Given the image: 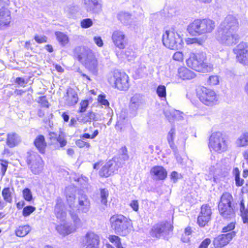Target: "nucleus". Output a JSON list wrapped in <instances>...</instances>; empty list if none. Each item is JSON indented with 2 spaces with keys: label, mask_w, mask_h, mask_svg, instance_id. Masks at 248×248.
<instances>
[{
  "label": "nucleus",
  "mask_w": 248,
  "mask_h": 248,
  "mask_svg": "<svg viewBox=\"0 0 248 248\" xmlns=\"http://www.w3.org/2000/svg\"><path fill=\"white\" fill-rule=\"evenodd\" d=\"M210 173L213 176L214 181L220 178L224 177L228 174V171L225 168H220V165L217 164L216 167H211L210 168Z\"/></svg>",
  "instance_id": "20"
},
{
  "label": "nucleus",
  "mask_w": 248,
  "mask_h": 248,
  "mask_svg": "<svg viewBox=\"0 0 248 248\" xmlns=\"http://www.w3.org/2000/svg\"><path fill=\"white\" fill-rule=\"evenodd\" d=\"M212 215L211 207L208 204L201 207V210L198 217V222L201 227H204L210 220Z\"/></svg>",
  "instance_id": "13"
},
{
  "label": "nucleus",
  "mask_w": 248,
  "mask_h": 248,
  "mask_svg": "<svg viewBox=\"0 0 248 248\" xmlns=\"http://www.w3.org/2000/svg\"><path fill=\"white\" fill-rule=\"evenodd\" d=\"M112 174L110 172L109 168L108 167L107 163L102 168L100 171V175L101 176H104L106 177H108Z\"/></svg>",
  "instance_id": "45"
},
{
  "label": "nucleus",
  "mask_w": 248,
  "mask_h": 248,
  "mask_svg": "<svg viewBox=\"0 0 248 248\" xmlns=\"http://www.w3.org/2000/svg\"><path fill=\"white\" fill-rule=\"evenodd\" d=\"M150 174L153 179L155 180H164L167 176L166 170L162 166H156L150 170Z\"/></svg>",
  "instance_id": "17"
},
{
  "label": "nucleus",
  "mask_w": 248,
  "mask_h": 248,
  "mask_svg": "<svg viewBox=\"0 0 248 248\" xmlns=\"http://www.w3.org/2000/svg\"><path fill=\"white\" fill-rule=\"evenodd\" d=\"M207 82L210 85H216L219 82V77L217 76H211L209 77Z\"/></svg>",
  "instance_id": "48"
},
{
  "label": "nucleus",
  "mask_w": 248,
  "mask_h": 248,
  "mask_svg": "<svg viewBox=\"0 0 248 248\" xmlns=\"http://www.w3.org/2000/svg\"><path fill=\"white\" fill-rule=\"evenodd\" d=\"M118 19L124 25H127L131 22L130 14L124 12H120L117 15Z\"/></svg>",
  "instance_id": "34"
},
{
  "label": "nucleus",
  "mask_w": 248,
  "mask_h": 248,
  "mask_svg": "<svg viewBox=\"0 0 248 248\" xmlns=\"http://www.w3.org/2000/svg\"><path fill=\"white\" fill-rule=\"evenodd\" d=\"M80 53L78 55L79 61H85L87 62H92L94 57L92 50L88 48L80 47Z\"/></svg>",
  "instance_id": "24"
},
{
  "label": "nucleus",
  "mask_w": 248,
  "mask_h": 248,
  "mask_svg": "<svg viewBox=\"0 0 248 248\" xmlns=\"http://www.w3.org/2000/svg\"><path fill=\"white\" fill-rule=\"evenodd\" d=\"M234 232H231L227 234L219 235L214 238L213 244L215 248H222L227 245L235 236Z\"/></svg>",
  "instance_id": "12"
},
{
  "label": "nucleus",
  "mask_w": 248,
  "mask_h": 248,
  "mask_svg": "<svg viewBox=\"0 0 248 248\" xmlns=\"http://www.w3.org/2000/svg\"><path fill=\"white\" fill-rule=\"evenodd\" d=\"M238 27L239 22L236 17L232 15L227 16L218 28L217 40L228 46L236 44L240 38L236 33Z\"/></svg>",
  "instance_id": "1"
},
{
  "label": "nucleus",
  "mask_w": 248,
  "mask_h": 248,
  "mask_svg": "<svg viewBox=\"0 0 248 248\" xmlns=\"http://www.w3.org/2000/svg\"><path fill=\"white\" fill-rule=\"evenodd\" d=\"M69 213L73 222V225L70 226L72 227V228H75L76 231L77 229L81 227V220L78 217V215L76 213H75L71 210L69 211Z\"/></svg>",
  "instance_id": "37"
},
{
  "label": "nucleus",
  "mask_w": 248,
  "mask_h": 248,
  "mask_svg": "<svg viewBox=\"0 0 248 248\" xmlns=\"http://www.w3.org/2000/svg\"><path fill=\"white\" fill-rule=\"evenodd\" d=\"M112 40L114 45L121 49L125 47L127 41L124 32L117 30L114 31L112 35Z\"/></svg>",
  "instance_id": "14"
},
{
  "label": "nucleus",
  "mask_w": 248,
  "mask_h": 248,
  "mask_svg": "<svg viewBox=\"0 0 248 248\" xmlns=\"http://www.w3.org/2000/svg\"><path fill=\"white\" fill-rule=\"evenodd\" d=\"M55 35L57 41L61 46H65L68 44L69 38L67 34L63 32L57 31L55 32Z\"/></svg>",
  "instance_id": "31"
},
{
  "label": "nucleus",
  "mask_w": 248,
  "mask_h": 248,
  "mask_svg": "<svg viewBox=\"0 0 248 248\" xmlns=\"http://www.w3.org/2000/svg\"><path fill=\"white\" fill-rule=\"evenodd\" d=\"M173 59L175 61L182 62L183 60V54L181 52H176L173 55Z\"/></svg>",
  "instance_id": "56"
},
{
  "label": "nucleus",
  "mask_w": 248,
  "mask_h": 248,
  "mask_svg": "<svg viewBox=\"0 0 248 248\" xmlns=\"http://www.w3.org/2000/svg\"><path fill=\"white\" fill-rule=\"evenodd\" d=\"M28 164L30 165L31 171L35 174H39L43 170L44 161L38 155H31Z\"/></svg>",
  "instance_id": "10"
},
{
  "label": "nucleus",
  "mask_w": 248,
  "mask_h": 248,
  "mask_svg": "<svg viewBox=\"0 0 248 248\" xmlns=\"http://www.w3.org/2000/svg\"><path fill=\"white\" fill-rule=\"evenodd\" d=\"M64 97L65 103L68 106H75L77 104L79 99L77 92L71 88L67 90L66 93Z\"/></svg>",
  "instance_id": "16"
},
{
  "label": "nucleus",
  "mask_w": 248,
  "mask_h": 248,
  "mask_svg": "<svg viewBox=\"0 0 248 248\" xmlns=\"http://www.w3.org/2000/svg\"><path fill=\"white\" fill-rule=\"evenodd\" d=\"M107 164L109 168L110 172L112 174L114 172L118 170V169L121 166V162L119 163V159L114 158L113 159L108 161Z\"/></svg>",
  "instance_id": "36"
},
{
  "label": "nucleus",
  "mask_w": 248,
  "mask_h": 248,
  "mask_svg": "<svg viewBox=\"0 0 248 248\" xmlns=\"http://www.w3.org/2000/svg\"><path fill=\"white\" fill-rule=\"evenodd\" d=\"M198 94L200 101L206 106H212L218 102V95L213 90L202 87Z\"/></svg>",
  "instance_id": "7"
},
{
  "label": "nucleus",
  "mask_w": 248,
  "mask_h": 248,
  "mask_svg": "<svg viewBox=\"0 0 248 248\" xmlns=\"http://www.w3.org/2000/svg\"><path fill=\"white\" fill-rule=\"evenodd\" d=\"M215 22L209 18L196 19L187 27V31L192 35L212 32L215 28Z\"/></svg>",
  "instance_id": "2"
},
{
  "label": "nucleus",
  "mask_w": 248,
  "mask_h": 248,
  "mask_svg": "<svg viewBox=\"0 0 248 248\" xmlns=\"http://www.w3.org/2000/svg\"><path fill=\"white\" fill-rule=\"evenodd\" d=\"M211 242V241L209 238H206L201 243L199 248H208Z\"/></svg>",
  "instance_id": "58"
},
{
  "label": "nucleus",
  "mask_w": 248,
  "mask_h": 248,
  "mask_svg": "<svg viewBox=\"0 0 248 248\" xmlns=\"http://www.w3.org/2000/svg\"><path fill=\"white\" fill-rule=\"evenodd\" d=\"M108 191L107 189L103 188L100 190L101 202L102 204L106 205L108 202Z\"/></svg>",
  "instance_id": "41"
},
{
  "label": "nucleus",
  "mask_w": 248,
  "mask_h": 248,
  "mask_svg": "<svg viewBox=\"0 0 248 248\" xmlns=\"http://www.w3.org/2000/svg\"><path fill=\"white\" fill-rule=\"evenodd\" d=\"M8 163V162L5 160H0V166L1 167V171L2 175L5 174L7 170Z\"/></svg>",
  "instance_id": "54"
},
{
  "label": "nucleus",
  "mask_w": 248,
  "mask_h": 248,
  "mask_svg": "<svg viewBox=\"0 0 248 248\" xmlns=\"http://www.w3.org/2000/svg\"><path fill=\"white\" fill-rule=\"evenodd\" d=\"M57 141L60 144L61 147H63L66 145L67 141L62 134L59 135L57 138Z\"/></svg>",
  "instance_id": "55"
},
{
  "label": "nucleus",
  "mask_w": 248,
  "mask_h": 248,
  "mask_svg": "<svg viewBox=\"0 0 248 248\" xmlns=\"http://www.w3.org/2000/svg\"><path fill=\"white\" fill-rule=\"evenodd\" d=\"M175 135V130L174 129L172 128L170 129V132L168 133V142L170 145V147L174 149L175 145L173 143V140H174V136Z\"/></svg>",
  "instance_id": "42"
},
{
  "label": "nucleus",
  "mask_w": 248,
  "mask_h": 248,
  "mask_svg": "<svg viewBox=\"0 0 248 248\" xmlns=\"http://www.w3.org/2000/svg\"><path fill=\"white\" fill-rule=\"evenodd\" d=\"M21 141L20 137L16 133H10L7 134L6 143L11 148L18 145Z\"/></svg>",
  "instance_id": "25"
},
{
  "label": "nucleus",
  "mask_w": 248,
  "mask_h": 248,
  "mask_svg": "<svg viewBox=\"0 0 248 248\" xmlns=\"http://www.w3.org/2000/svg\"><path fill=\"white\" fill-rule=\"evenodd\" d=\"M35 210V208L32 206H28L24 208L23 210V215L24 217L29 216Z\"/></svg>",
  "instance_id": "50"
},
{
  "label": "nucleus",
  "mask_w": 248,
  "mask_h": 248,
  "mask_svg": "<svg viewBox=\"0 0 248 248\" xmlns=\"http://www.w3.org/2000/svg\"><path fill=\"white\" fill-rule=\"evenodd\" d=\"M93 25V22L90 18H85L80 21V26L84 29L91 27Z\"/></svg>",
  "instance_id": "43"
},
{
  "label": "nucleus",
  "mask_w": 248,
  "mask_h": 248,
  "mask_svg": "<svg viewBox=\"0 0 248 248\" xmlns=\"http://www.w3.org/2000/svg\"><path fill=\"white\" fill-rule=\"evenodd\" d=\"M67 201L70 208L72 207L75 203V196L74 193H71L69 194L66 195Z\"/></svg>",
  "instance_id": "51"
},
{
  "label": "nucleus",
  "mask_w": 248,
  "mask_h": 248,
  "mask_svg": "<svg viewBox=\"0 0 248 248\" xmlns=\"http://www.w3.org/2000/svg\"><path fill=\"white\" fill-rule=\"evenodd\" d=\"M85 67L93 74H97L99 67L98 63H84Z\"/></svg>",
  "instance_id": "39"
},
{
  "label": "nucleus",
  "mask_w": 248,
  "mask_h": 248,
  "mask_svg": "<svg viewBox=\"0 0 248 248\" xmlns=\"http://www.w3.org/2000/svg\"><path fill=\"white\" fill-rule=\"evenodd\" d=\"M163 45L170 49H178L182 47L183 40L178 33L174 30H167L162 36Z\"/></svg>",
  "instance_id": "6"
},
{
  "label": "nucleus",
  "mask_w": 248,
  "mask_h": 248,
  "mask_svg": "<svg viewBox=\"0 0 248 248\" xmlns=\"http://www.w3.org/2000/svg\"><path fill=\"white\" fill-rule=\"evenodd\" d=\"M179 77L183 79H191L196 76L195 73L185 67L178 70Z\"/></svg>",
  "instance_id": "30"
},
{
  "label": "nucleus",
  "mask_w": 248,
  "mask_h": 248,
  "mask_svg": "<svg viewBox=\"0 0 248 248\" xmlns=\"http://www.w3.org/2000/svg\"><path fill=\"white\" fill-rule=\"evenodd\" d=\"M91 207L90 202L87 196L81 195L78 197V210L82 213H87Z\"/></svg>",
  "instance_id": "21"
},
{
  "label": "nucleus",
  "mask_w": 248,
  "mask_h": 248,
  "mask_svg": "<svg viewBox=\"0 0 248 248\" xmlns=\"http://www.w3.org/2000/svg\"><path fill=\"white\" fill-rule=\"evenodd\" d=\"M118 115L119 121L124 120L127 117V113L125 109H122Z\"/></svg>",
  "instance_id": "63"
},
{
  "label": "nucleus",
  "mask_w": 248,
  "mask_h": 248,
  "mask_svg": "<svg viewBox=\"0 0 248 248\" xmlns=\"http://www.w3.org/2000/svg\"><path fill=\"white\" fill-rule=\"evenodd\" d=\"M220 208L218 205V210L220 215L224 218H229L234 216L233 208L232 205H225L224 207Z\"/></svg>",
  "instance_id": "29"
},
{
  "label": "nucleus",
  "mask_w": 248,
  "mask_h": 248,
  "mask_svg": "<svg viewBox=\"0 0 248 248\" xmlns=\"http://www.w3.org/2000/svg\"><path fill=\"white\" fill-rule=\"evenodd\" d=\"M56 230L61 234L63 236L67 235L72 232H75V228H72L70 226L67 224H60L57 226Z\"/></svg>",
  "instance_id": "32"
},
{
  "label": "nucleus",
  "mask_w": 248,
  "mask_h": 248,
  "mask_svg": "<svg viewBox=\"0 0 248 248\" xmlns=\"http://www.w3.org/2000/svg\"><path fill=\"white\" fill-rule=\"evenodd\" d=\"M23 196L24 199L28 202L31 201L32 199L31 192L30 189L26 188L23 190Z\"/></svg>",
  "instance_id": "47"
},
{
  "label": "nucleus",
  "mask_w": 248,
  "mask_h": 248,
  "mask_svg": "<svg viewBox=\"0 0 248 248\" xmlns=\"http://www.w3.org/2000/svg\"><path fill=\"white\" fill-rule=\"evenodd\" d=\"M156 93L160 97H164L166 96V89L164 85H159L156 89Z\"/></svg>",
  "instance_id": "46"
},
{
  "label": "nucleus",
  "mask_w": 248,
  "mask_h": 248,
  "mask_svg": "<svg viewBox=\"0 0 248 248\" xmlns=\"http://www.w3.org/2000/svg\"><path fill=\"white\" fill-rule=\"evenodd\" d=\"M235 144L237 147L242 148L248 146V132H243L236 140Z\"/></svg>",
  "instance_id": "27"
},
{
  "label": "nucleus",
  "mask_w": 248,
  "mask_h": 248,
  "mask_svg": "<svg viewBox=\"0 0 248 248\" xmlns=\"http://www.w3.org/2000/svg\"><path fill=\"white\" fill-rule=\"evenodd\" d=\"M229 141L226 136L221 132H215L209 139L208 146L211 152L222 154L229 148Z\"/></svg>",
  "instance_id": "3"
},
{
  "label": "nucleus",
  "mask_w": 248,
  "mask_h": 248,
  "mask_svg": "<svg viewBox=\"0 0 248 248\" xmlns=\"http://www.w3.org/2000/svg\"><path fill=\"white\" fill-rule=\"evenodd\" d=\"M1 194L4 201L9 202H12L11 192L9 187L4 188L2 190Z\"/></svg>",
  "instance_id": "40"
},
{
  "label": "nucleus",
  "mask_w": 248,
  "mask_h": 248,
  "mask_svg": "<svg viewBox=\"0 0 248 248\" xmlns=\"http://www.w3.org/2000/svg\"><path fill=\"white\" fill-rule=\"evenodd\" d=\"M178 112V111L173 110L170 111V110H169L167 109H166L164 111V114L166 117H167L168 119H170L171 117H173L175 113H177Z\"/></svg>",
  "instance_id": "57"
},
{
  "label": "nucleus",
  "mask_w": 248,
  "mask_h": 248,
  "mask_svg": "<svg viewBox=\"0 0 248 248\" xmlns=\"http://www.w3.org/2000/svg\"><path fill=\"white\" fill-rule=\"evenodd\" d=\"M188 66L199 72H210L213 70V66L208 63H187Z\"/></svg>",
  "instance_id": "19"
},
{
  "label": "nucleus",
  "mask_w": 248,
  "mask_h": 248,
  "mask_svg": "<svg viewBox=\"0 0 248 248\" xmlns=\"http://www.w3.org/2000/svg\"><path fill=\"white\" fill-rule=\"evenodd\" d=\"M207 37L203 35L199 37L187 38L186 39V43L187 45L197 44L199 46H202L206 40Z\"/></svg>",
  "instance_id": "35"
},
{
  "label": "nucleus",
  "mask_w": 248,
  "mask_h": 248,
  "mask_svg": "<svg viewBox=\"0 0 248 248\" xmlns=\"http://www.w3.org/2000/svg\"><path fill=\"white\" fill-rule=\"evenodd\" d=\"M99 236L95 232H88L83 237L82 248H99Z\"/></svg>",
  "instance_id": "8"
},
{
  "label": "nucleus",
  "mask_w": 248,
  "mask_h": 248,
  "mask_svg": "<svg viewBox=\"0 0 248 248\" xmlns=\"http://www.w3.org/2000/svg\"><path fill=\"white\" fill-rule=\"evenodd\" d=\"M232 201L233 198L232 195L228 192H225L221 196L218 205H220V208L222 209V207H224L225 205H232Z\"/></svg>",
  "instance_id": "33"
},
{
  "label": "nucleus",
  "mask_w": 248,
  "mask_h": 248,
  "mask_svg": "<svg viewBox=\"0 0 248 248\" xmlns=\"http://www.w3.org/2000/svg\"><path fill=\"white\" fill-rule=\"evenodd\" d=\"M93 40L96 45L99 47H101L103 46V42L100 37L95 36L93 37Z\"/></svg>",
  "instance_id": "61"
},
{
  "label": "nucleus",
  "mask_w": 248,
  "mask_h": 248,
  "mask_svg": "<svg viewBox=\"0 0 248 248\" xmlns=\"http://www.w3.org/2000/svg\"><path fill=\"white\" fill-rule=\"evenodd\" d=\"M236 185L238 186H242L244 184V180L241 179L239 177V171L237 168L234 170Z\"/></svg>",
  "instance_id": "44"
},
{
  "label": "nucleus",
  "mask_w": 248,
  "mask_h": 248,
  "mask_svg": "<svg viewBox=\"0 0 248 248\" xmlns=\"http://www.w3.org/2000/svg\"><path fill=\"white\" fill-rule=\"evenodd\" d=\"M98 100L102 105L106 107H108L109 103L106 99V96L105 95L100 94L98 95Z\"/></svg>",
  "instance_id": "52"
},
{
  "label": "nucleus",
  "mask_w": 248,
  "mask_h": 248,
  "mask_svg": "<svg viewBox=\"0 0 248 248\" xmlns=\"http://www.w3.org/2000/svg\"><path fill=\"white\" fill-rule=\"evenodd\" d=\"M31 231V228L29 225L20 226L16 230V234L18 237H24L27 235Z\"/></svg>",
  "instance_id": "38"
},
{
  "label": "nucleus",
  "mask_w": 248,
  "mask_h": 248,
  "mask_svg": "<svg viewBox=\"0 0 248 248\" xmlns=\"http://www.w3.org/2000/svg\"><path fill=\"white\" fill-rule=\"evenodd\" d=\"M35 40L39 44L46 43L47 42V37L45 36H35L34 37Z\"/></svg>",
  "instance_id": "59"
},
{
  "label": "nucleus",
  "mask_w": 248,
  "mask_h": 248,
  "mask_svg": "<svg viewBox=\"0 0 248 248\" xmlns=\"http://www.w3.org/2000/svg\"><path fill=\"white\" fill-rule=\"evenodd\" d=\"M241 216L244 223H248V211H244L241 213Z\"/></svg>",
  "instance_id": "64"
},
{
  "label": "nucleus",
  "mask_w": 248,
  "mask_h": 248,
  "mask_svg": "<svg viewBox=\"0 0 248 248\" xmlns=\"http://www.w3.org/2000/svg\"><path fill=\"white\" fill-rule=\"evenodd\" d=\"M109 221L112 229L116 233L125 236L130 232V222L124 216L121 214L114 215L111 217Z\"/></svg>",
  "instance_id": "5"
},
{
  "label": "nucleus",
  "mask_w": 248,
  "mask_h": 248,
  "mask_svg": "<svg viewBox=\"0 0 248 248\" xmlns=\"http://www.w3.org/2000/svg\"><path fill=\"white\" fill-rule=\"evenodd\" d=\"M89 105V101L87 100H82L80 103L79 111L84 112L86 111L87 108Z\"/></svg>",
  "instance_id": "53"
},
{
  "label": "nucleus",
  "mask_w": 248,
  "mask_h": 248,
  "mask_svg": "<svg viewBox=\"0 0 248 248\" xmlns=\"http://www.w3.org/2000/svg\"><path fill=\"white\" fill-rule=\"evenodd\" d=\"M172 227L168 223H160L154 225L150 232L152 237L159 238L172 231Z\"/></svg>",
  "instance_id": "9"
},
{
  "label": "nucleus",
  "mask_w": 248,
  "mask_h": 248,
  "mask_svg": "<svg viewBox=\"0 0 248 248\" xmlns=\"http://www.w3.org/2000/svg\"><path fill=\"white\" fill-rule=\"evenodd\" d=\"M64 204L62 200L60 198L56 200V204L55 206L54 212L57 218L63 220L66 217V213L63 210Z\"/></svg>",
  "instance_id": "23"
},
{
  "label": "nucleus",
  "mask_w": 248,
  "mask_h": 248,
  "mask_svg": "<svg viewBox=\"0 0 248 248\" xmlns=\"http://www.w3.org/2000/svg\"><path fill=\"white\" fill-rule=\"evenodd\" d=\"M206 60V55L205 52L190 53L188 59L186 62H204Z\"/></svg>",
  "instance_id": "26"
},
{
  "label": "nucleus",
  "mask_w": 248,
  "mask_h": 248,
  "mask_svg": "<svg viewBox=\"0 0 248 248\" xmlns=\"http://www.w3.org/2000/svg\"><path fill=\"white\" fill-rule=\"evenodd\" d=\"M233 52L238 62H243L248 60V46L246 43H240L233 49Z\"/></svg>",
  "instance_id": "11"
},
{
  "label": "nucleus",
  "mask_w": 248,
  "mask_h": 248,
  "mask_svg": "<svg viewBox=\"0 0 248 248\" xmlns=\"http://www.w3.org/2000/svg\"><path fill=\"white\" fill-rule=\"evenodd\" d=\"M130 207L133 209V210L135 211H138L139 210V202L137 200L132 201L130 204Z\"/></svg>",
  "instance_id": "60"
},
{
  "label": "nucleus",
  "mask_w": 248,
  "mask_h": 248,
  "mask_svg": "<svg viewBox=\"0 0 248 248\" xmlns=\"http://www.w3.org/2000/svg\"><path fill=\"white\" fill-rule=\"evenodd\" d=\"M34 144L40 153L44 154L46 146L45 137L43 135H39L36 138L34 141Z\"/></svg>",
  "instance_id": "28"
},
{
  "label": "nucleus",
  "mask_w": 248,
  "mask_h": 248,
  "mask_svg": "<svg viewBox=\"0 0 248 248\" xmlns=\"http://www.w3.org/2000/svg\"><path fill=\"white\" fill-rule=\"evenodd\" d=\"M64 12L69 15L75 14L77 12V9L75 6L68 5L64 8Z\"/></svg>",
  "instance_id": "49"
},
{
  "label": "nucleus",
  "mask_w": 248,
  "mask_h": 248,
  "mask_svg": "<svg viewBox=\"0 0 248 248\" xmlns=\"http://www.w3.org/2000/svg\"><path fill=\"white\" fill-rule=\"evenodd\" d=\"M143 103L142 98L140 94H135L131 98L129 108L134 112V115L136 114L137 110L142 107Z\"/></svg>",
  "instance_id": "22"
},
{
  "label": "nucleus",
  "mask_w": 248,
  "mask_h": 248,
  "mask_svg": "<svg viewBox=\"0 0 248 248\" xmlns=\"http://www.w3.org/2000/svg\"><path fill=\"white\" fill-rule=\"evenodd\" d=\"M83 3L88 12L98 13L102 10V4L98 0H83Z\"/></svg>",
  "instance_id": "18"
},
{
  "label": "nucleus",
  "mask_w": 248,
  "mask_h": 248,
  "mask_svg": "<svg viewBox=\"0 0 248 248\" xmlns=\"http://www.w3.org/2000/svg\"><path fill=\"white\" fill-rule=\"evenodd\" d=\"M108 82L119 90H126L129 87V77L124 72L115 70L108 76Z\"/></svg>",
  "instance_id": "4"
},
{
  "label": "nucleus",
  "mask_w": 248,
  "mask_h": 248,
  "mask_svg": "<svg viewBox=\"0 0 248 248\" xmlns=\"http://www.w3.org/2000/svg\"><path fill=\"white\" fill-rule=\"evenodd\" d=\"M235 227L234 224L233 222H232L228 225V226L224 227L222 229V232H227L228 231H231Z\"/></svg>",
  "instance_id": "62"
},
{
  "label": "nucleus",
  "mask_w": 248,
  "mask_h": 248,
  "mask_svg": "<svg viewBox=\"0 0 248 248\" xmlns=\"http://www.w3.org/2000/svg\"><path fill=\"white\" fill-rule=\"evenodd\" d=\"M10 11L7 8L0 9V29H3L9 26L11 21Z\"/></svg>",
  "instance_id": "15"
}]
</instances>
